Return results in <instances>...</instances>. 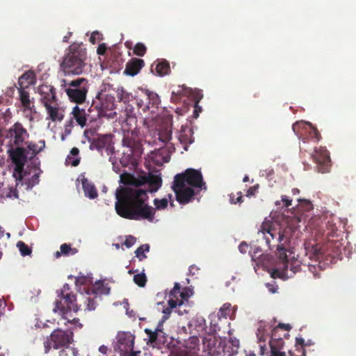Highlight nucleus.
I'll use <instances>...</instances> for the list:
<instances>
[{
  "label": "nucleus",
  "mask_w": 356,
  "mask_h": 356,
  "mask_svg": "<svg viewBox=\"0 0 356 356\" xmlns=\"http://www.w3.org/2000/svg\"><path fill=\"white\" fill-rule=\"evenodd\" d=\"M115 209L118 215L123 218L134 220H147L153 222L156 209L167 207L168 200L154 199L155 208L147 204V191L142 188L124 187L116 191Z\"/></svg>",
  "instance_id": "1"
},
{
  "label": "nucleus",
  "mask_w": 356,
  "mask_h": 356,
  "mask_svg": "<svg viewBox=\"0 0 356 356\" xmlns=\"http://www.w3.org/2000/svg\"><path fill=\"white\" fill-rule=\"evenodd\" d=\"M86 50L76 43L72 44L60 63L65 75H79L86 67Z\"/></svg>",
  "instance_id": "2"
},
{
  "label": "nucleus",
  "mask_w": 356,
  "mask_h": 356,
  "mask_svg": "<svg viewBox=\"0 0 356 356\" xmlns=\"http://www.w3.org/2000/svg\"><path fill=\"white\" fill-rule=\"evenodd\" d=\"M6 153L14 165L13 177L18 185L27 174L24 170V166L29 160L27 149L24 146H7Z\"/></svg>",
  "instance_id": "3"
},
{
  "label": "nucleus",
  "mask_w": 356,
  "mask_h": 356,
  "mask_svg": "<svg viewBox=\"0 0 356 356\" xmlns=\"http://www.w3.org/2000/svg\"><path fill=\"white\" fill-rule=\"evenodd\" d=\"M115 108V97L99 92L88 110V115L90 118V121H95L102 117H111V112Z\"/></svg>",
  "instance_id": "4"
},
{
  "label": "nucleus",
  "mask_w": 356,
  "mask_h": 356,
  "mask_svg": "<svg viewBox=\"0 0 356 356\" xmlns=\"http://www.w3.org/2000/svg\"><path fill=\"white\" fill-rule=\"evenodd\" d=\"M70 287L65 284L60 291H57V298L54 302L53 312L60 314L63 319H67L66 315L73 310L74 312L81 309L82 304L74 303L76 297L74 294L69 292Z\"/></svg>",
  "instance_id": "5"
},
{
  "label": "nucleus",
  "mask_w": 356,
  "mask_h": 356,
  "mask_svg": "<svg viewBox=\"0 0 356 356\" xmlns=\"http://www.w3.org/2000/svg\"><path fill=\"white\" fill-rule=\"evenodd\" d=\"M89 86L88 79L79 77L66 83L65 91L71 102L81 104L86 102Z\"/></svg>",
  "instance_id": "6"
},
{
  "label": "nucleus",
  "mask_w": 356,
  "mask_h": 356,
  "mask_svg": "<svg viewBox=\"0 0 356 356\" xmlns=\"http://www.w3.org/2000/svg\"><path fill=\"white\" fill-rule=\"evenodd\" d=\"M74 333L70 330H54L43 343L44 353H48L51 348L58 349L67 347L73 342Z\"/></svg>",
  "instance_id": "7"
},
{
  "label": "nucleus",
  "mask_w": 356,
  "mask_h": 356,
  "mask_svg": "<svg viewBox=\"0 0 356 356\" xmlns=\"http://www.w3.org/2000/svg\"><path fill=\"white\" fill-rule=\"evenodd\" d=\"M110 293V287L104 282L97 281L93 284L90 291L86 294L81 293V300L83 303L85 311L95 310L97 305L96 298L98 296L108 295Z\"/></svg>",
  "instance_id": "8"
},
{
  "label": "nucleus",
  "mask_w": 356,
  "mask_h": 356,
  "mask_svg": "<svg viewBox=\"0 0 356 356\" xmlns=\"http://www.w3.org/2000/svg\"><path fill=\"white\" fill-rule=\"evenodd\" d=\"M134 100L138 109H141L143 112L155 113L160 104L159 95L156 92L146 89H142L137 92Z\"/></svg>",
  "instance_id": "9"
},
{
  "label": "nucleus",
  "mask_w": 356,
  "mask_h": 356,
  "mask_svg": "<svg viewBox=\"0 0 356 356\" xmlns=\"http://www.w3.org/2000/svg\"><path fill=\"white\" fill-rule=\"evenodd\" d=\"M259 232L264 235V239L270 248L276 246L277 243L281 244L283 241H287L289 236L286 234V231L282 232L277 230L273 226L271 222H264L261 225Z\"/></svg>",
  "instance_id": "10"
},
{
  "label": "nucleus",
  "mask_w": 356,
  "mask_h": 356,
  "mask_svg": "<svg viewBox=\"0 0 356 356\" xmlns=\"http://www.w3.org/2000/svg\"><path fill=\"white\" fill-rule=\"evenodd\" d=\"M6 138L10 139L7 146H24L29 138V134L22 124L17 122L9 128Z\"/></svg>",
  "instance_id": "11"
},
{
  "label": "nucleus",
  "mask_w": 356,
  "mask_h": 356,
  "mask_svg": "<svg viewBox=\"0 0 356 356\" xmlns=\"http://www.w3.org/2000/svg\"><path fill=\"white\" fill-rule=\"evenodd\" d=\"M174 179L191 188H202L205 186L201 172L193 168L176 175Z\"/></svg>",
  "instance_id": "12"
},
{
  "label": "nucleus",
  "mask_w": 356,
  "mask_h": 356,
  "mask_svg": "<svg viewBox=\"0 0 356 356\" xmlns=\"http://www.w3.org/2000/svg\"><path fill=\"white\" fill-rule=\"evenodd\" d=\"M172 188L175 193L176 200L179 204H186L194 199L195 193L193 188L175 179Z\"/></svg>",
  "instance_id": "13"
},
{
  "label": "nucleus",
  "mask_w": 356,
  "mask_h": 356,
  "mask_svg": "<svg viewBox=\"0 0 356 356\" xmlns=\"http://www.w3.org/2000/svg\"><path fill=\"white\" fill-rule=\"evenodd\" d=\"M312 157L315 161L318 172L325 173L329 171L331 165V159L330 157L329 152L324 147L316 148Z\"/></svg>",
  "instance_id": "14"
},
{
  "label": "nucleus",
  "mask_w": 356,
  "mask_h": 356,
  "mask_svg": "<svg viewBox=\"0 0 356 356\" xmlns=\"http://www.w3.org/2000/svg\"><path fill=\"white\" fill-rule=\"evenodd\" d=\"M286 268H273L271 272V277L273 278H281L287 280L292 277L300 270V265L298 261H293L286 264Z\"/></svg>",
  "instance_id": "15"
},
{
  "label": "nucleus",
  "mask_w": 356,
  "mask_h": 356,
  "mask_svg": "<svg viewBox=\"0 0 356 356\" xmlns=\"http://www.w3.org/2000/svg\"><path fill=\"white\" fill-rule=\"evenodd\" d=\"M19 92V99L22 106V111L24 113H29L26 117L29 115L30 120H32V114L35 113V107L34 105V99L30 97L29 92L26 88H17Z\"/></svg>",
  "instance_id": "16"
},
{
  "label": "nucleus",
  "mask_w": 356,
  "mask_h": 356,
  "mask_svg": "<svg viewBox=\"0 0 356 356\" xmlns=\"http://www.w3.org/2000/svg\"><path fill=\"white\" fill-rule=\"evenodd\" d=\"M37 91L40 96V99L43 106L58 101L56 89L51 85L42 84L38 87Z\"/></svg>",
  "instance_id": "17"
},
{
  "label": "nucleus",
  "mask_w": 356,
  "mask_h": 356,
  "mask_svg": "<svg viewBox=\"0 0 356 356\" xmlns=\"http://www.w3.org/2000/svg\"><path fill=\"white\" fill-rule=\"evenodd\" d=\"M284 341L280 334H277V329H273L271 339L269 341L270 348V356H286L285 352L282 351Z\"/></svg>",
  "instance_id": "18"
},
{
  "label": "nucleus",
  "mask_w": 356,
  "mask_h": 356,
  "mask_svg": "<svg viewBox=\"0 0 356 356\" xmlns=\"http://www.w3.org/2000/svg\"><path fill=\"white\" fill-rule=\"evenodd\" d=\"M71 114L72 117L67 122L66 128L68 127H73V120H75L77 125H79L81 128L86 126L88 119L90 120V118L88 115V113H86L83 108H80L77 105L73 107Z\"/></svg>",
  "instance_id": "19"
},
{
  "label": "nucleus",
  "mask_w": 356,
  "mask_h": 356,
  "mask_svg": "<svg viewBox=\"0 0 356 356\" xmlns=\"http://www.w3.org/2000/svg\"><path fill=\"white\" fill-rule=\"evenodd\" d=\"M204 349L210 356H218L222 352V342L216 337L204 339Z\"/></svg>",
  "instance_id": "20"
},
{
  "label": "nucleus",
  "mask_w": 356,
  "mask_h": 356,
  "mask_svg": "<svg viewBox=\"0 0 356 356\" xmlns=\"http://www.w3.org/2000/svg\"><path fill=\"white\" fill-rule=\"evenodd\" d=\"M48 114V118L52 122L61 121L64 118L63 111L59 106L58 101L44 106Z\"/></svg>",
  "instance_id": "21"
},
{
  "label": "nucleus",
  "mask_w": 356,
  "mask_h": 356,
  "mask_svg": "<svg viewBox=\"0 0 356 356\" xmlns=\"http://www.w3.org/2000/svg\"><path fill=\"white\" fill-rule=\"evenodd\" d=\"M144 66L145 62L143 59L133 58L127 63L124 74L134 76L138 74Z\"/></svg>",
  "instance_id": "22"
},
{
  "label": "nucleus",
  "mask_w": 356,
  "mask_h": 356,
  "mask_svg": "<svg viewBox=\"0 0 356 356\" xmlns=\"http://www.w3.org/2000/svg\"><path fill=\"white\" fill-rule=\"evenodd\" d=\"M193 130L187 125H182L181 130L179 133L178 139L181 144L184 145L185 150L188 149V145L194 142V138L193 136Z\"/></svg>",
  "instance_id": "23"
},
{
  "label": "nucleus",
  "mask_w": 356,
  "mask_h": 356,
  "mask_svg": "<svg viewBox=\"0 0 356 356\" xmlns=\"http://www.w3.org/2000/svg\"><path fill=\"white\" fill-rule=\"evenodd\" d=\"M178 289V284H175L174 288L171 290V291L169 293V300H168V304L169 307L165 308L163 311V313L164 314L163 318H168L170 316V314L172 313V309L177 307V306H181V302L177 301V300H175V296L176 293H177V290Z\"/></svg>",
  "instance_id": "24"
},
{
  "label": "nucleus",
  "mask_w": 356,
  "mask_h": 356,
  "mask_svg": "<svg viewBox=\"0 0 356 356\" xmlns=\"http://www.w3.org/2000/svg\"><path fill=\"white\" fill-rule=\"evenodd\" d=\"M94 145L98 150L106 149L111 152L113 149L112 146V136L111 134L103 135L97 138L94 142Z\"/></svg>",
  "instance_id": "25"
},
{
  "label": "nucleus",
  "mask_w": 356,
  "mask_h": 356,
  "mask_svg": "<svg viewBox=\"0 0 356 356\" xmlns=\"http://www.w3.org/2000/svg\"><path fill=\"white\" fill-rule=\"evenodd\" d=\"M172 123L163 124L157 131L159 140L164 144L172 139Z\"/></svg>",
  "instance_id": "26"
},
{
  "label": "nucleus",
  "mask_w": 356,
  "mask_h": 356,
  "mask_svg": "<svg viewBox=\"0 0 356 356\" xmlns=\"http://www.w3.org/2000/svg\"><path fill=\"white\" fill-rule=\"evenodd\" d=\"M35 75L33 71L25 72L18 80V85L20 88H28L35 83Z\"/></svg>",
  "instance_id": "27"
},
{
  "label": "nucleus",
  "mask_w": 356,
  "mask_h": 356,
  "mask_svg": "<svg viewBox=\"0 0 356 356\" xmlns=\"http://www.w3.org/2000/svg\"><path fill=\"white\" fill-rule=\"evenodd\" d=\"M119 343L125 352L132 350L134 346V337L130 333H124L120 336Z\"/></svg>",
  "instance_id": "28"
},
{
  "label": "nucleus",
  "mask_w": 356,
  "mask_h": 356,
  "mask_svg": "<svg viewBox=\"0 0 356 356\" xmlns=\"http://www.w3.org/2000/svg\"><path fill=\"white\" fill-rule=\"evenodd\" d=\"M277 254H278V262L277 264V267L275 268H286V264H287L289 261L288 260L287 254H286V250L284 247V244L281 243H277L276 245Z\"/></svg>",
  "instance_id": "29"
},
{
  "label": "nucleus",
  "mask_w": 356,
  "mask_h": 356,
  "mask_svg": "<svg viewBox=\"0 0 356 356\" xmlns=\"http://www.w3.org/2000/svg\"><path fill=\"white\" fill-rule=\"evenodd\" d=\"M239 341L237 339H229L224 341L222 343V352L227 353L229 356L238 353Z\"/></svg>",
  "instance_id": "30"
},
{
  "label": "nucleus",
  "mask_w": 356,
  "mask_h": 356,
  "mask_svg": "<svg viewBox=\"0 0 356 356\" xmlns=\"http://www.w3.org/2000/svg\"><path fill=\"white\" fill-rule=\"evenodd\" d=\"M145 181L149 184V189L147 191L150 193L156 191L161 186L162 183L160 177L152 174H149L147 177H145Z\"/></svg>",
  "instance_id": "31"
},
{
  "label": "nucleus",
  "mask_w": 356,
  "mask_h": 356,
  "mask_svg": "<svg viewBox=\"0 0 356 356\" xmlns=\"http://www.w3.org/2000/svg\"><path fill=\"white\" fill-rule=\"evenodd\" d=\"M152 67H154L157 74L161 76L168 74L170 72V64L166 60H157L152 65Z\"/></svg>",
  "instance_id": "32"
},
{
  "label": "nucleus",
  "mask_w": 356,
  "mask_h": 356,
  "mask_svg": "<svg viewBox=\"0 0 356 356\" xmlns=\"http://www.w3.org/2000/svg\"><path fill=\"white\" fill-rule=\"evenodd\" d=\"M81 183L85 196L90 199H95L97 197V191L93 184L86 178L82 179Z\"/></svg>",
  "instance_id": "33"
},
{
  "label": "nucleus",
  "mask_w": 356,
  "mask_h": 356,
  "mask_svg": "<svg viewBox=\"0 0 356 356\" xmlns=\"http://www.w3.org/2000/svg\"><path fill=\"white\" fill-rule=\"evenodd\" d=\"M24 146L27 149L28 156L29 160L33 159L40 152L38 150V145L33 141L29 140L24 143Z\"/></svg>",
  "instance_id": "34"
},
{
  "label": "nucleus",
  "mask_w": 356,
  "mask_h": 356,
  "mask_svg": "<svg viewBox=\"0 0 356 356\" xmlns=\"http://www.w3.org/2000/svg\"><path fill=\"white\" fill-rule=\"evenodd\" d=\"M145 332L147 334L148 337V341L150 343H154L156 342L158 337L161 333H163L161 330L156 329L155 330H152L150 329L146 328L145 330Z\"/></svg>",
  "instance_id": "35"
},
{
  "label": "nucleus",
  "mask_w": 356,
  "mask_h": 356,
  "mask_svg": "<svg viewBox=\"0 0 356 356\" xmlns=\"http://www.w3.org/2000/svg\"><path fill=\"white\" fill-rule=\"evenodd\" d=\"M175 284H178V289L177 290V293L174 294L175 300L177 299V301L181 302V305L184 304V300H187L189 298V295L188 292L184 289V291H181V286L180 284L177 282H176Z\"/></svg>",
  "instance_id": "36"
},
{
  "label": "nucleus",
  "mask_w": 356,
  "mask_h": 356,
  "mask_svg": "<svg viewBox=\"0 0 356 356\" xmlns=\"http://www.w3.org/2000/svg\"><path fill=\"white\" fill-rule=\"evenodd\" d=\"M149 245L148 244H143L138 247L136 251V257L138 258L140 261H143L144 259L147 258V256L145 254V252H148L149 251Z\"/></svg>",
  "instance_id": "37"
},
{
  "label": "nucleus",
  "mask_w": 356,
  "mask_h": 356,
  "mask_svg": "<svg viewBox=\"0 0 356 356\" xmlns=\"http://www.w3.org/2000/svg\"><path fill=\"white\" fill-rule=\"evenodd\" d=\"M338 228L333 220H328L326 224V234L327 237H332L337 235Z\"/></svg>",
  "instance_id": "38"
},
{
  "label": "nucleus",
  "mask_w": 356,
  "mask_h": 356,
  "mask_svg": "<svg viewBox=\"0 0 356 356\" xmlns=\"http://www.w3.org/2000/svg\"><path fill=\"white\" fill-rule=\"evenodd\" d=\"M17 247L18 248L20 254L25 257L31 255L32 252V250L31 248L28 246L24 242L19 241L17 243Z\"/></svg>",
  "instance_id": "39"
},
{
  "label": "nucleus",
  "mask_w": 356,
  "mask_h": 356,
  "mask_svg": "<svg viewBox=\"0 0 356 356\" xmlns=\"http://www.w3.org/2000/svg\"><path fill=\"white\" fill-rule=\"evenodd\" d=\"M134 282L140 287H144L147 283V277L144 273H140L134 276Z\"/></svg>",
  "instance_id": "40"
},
{
  "label": "nucleus",
  "mask_w": 356,
  "mask_h": 356,
  "mask_svg": "<svg viewBox=\"0 0 356 356\" xmlns=\"http://www.w3.org/2000/svg\"><path fill=\"white\" fill-rule=\"evenodd\" d=\"M60 252H56V257H60L61 254L68 255V254H70L71 251H72V254L76 252L75 250H72V249L71 248L70 245H68L67 243L62 244L60 245Z\"/></svg>",
  "instance_id": "41"
},
{
  "label": "nucleus",
  "mask_w": 356,
  "mask_h": 356,
  "mask_svg": "<svg viewBox=\"0 0 356 356\" xmlns=\"http://www.w3.org/2000/svg\"><path fill=\"white\" fill-rule=\"evenodd\" d=\"M133 51L134 54L138 56H143L147 51V48L144 44L138 42L134 46Z\"/></svg>",
  "instance_id": "42"
},
{
  "label": "nucleus",
  "mask_w": 356,
  "mask_h": 356,
  "mask_svg": "<svg viewBox=\"0 0 356 356\" xmlns=\"http://www.w3.org/2000/svg\"><path fill=\"white\" fill-rule=\"evenodd\" d=\"M231 305L229 303H225L222 305V307L220 309L218 312V316L220 318H226L231 314Z\"/></svg>",
  "instance_id": "43"
},
{
  "label": "nucleus",
  "mask_w": 356,
  "mask_h": 356,
  "mask_svg": "<svg viewBox=\"0 0 356 356\" xmlns=\"http://www.w3.org/2000/svg\"><path fill=\"white\" fill-rule=\"evenodd\" d=\"M305 341L304 339L301 337H297L296 339V350L301 352V356H306V351L305 350Z\"/></svg>",
  "instance_id": "44"
},
{
  "label": "nucleus",
  "mask_w": 356,
  "mask_h": 356,
  "mask_svg": "<svg viewBox=\"0 0 356 356\" xmlns=\"http://www.w3.org/2000/svg\"><path fill=\"white\" fill-rule=\"evenodd\" d=\"M40 173H35L34 174L31 179H29L27 181H26V184L27 185L28 188H33L34 186L38 184L40 181Z\"/></svg>",
  "instance_id": "45"
},
{
  "label": "nucleus",
  "mask_w": 356,
  "mask_h": 356,
  "mask_svg": "<svg viewBox=\"0 0 356 356\" xmlns=\"http://www.w3.org/2000/svg\"><path fill=\"white\" fill-rule=\"evenodd\" d=\"M308 125L310 127V129H311L309 132L310 137L312 138L316 139V141H319L321 138L320 132L311 123H309Z\"/></svg>",
  "instance_id": "46"
},
{
  "label": "nucleus",
  "mask_w": 356,
  "mask_h": 356,
  "mask_svg": "<svg viewBox=\"0 0 356 356\" xmlns=\"http://www.w3.org/2000/svg\"><path fill=\"white\" fill-rule=\"evenodd\" d=\"M136 241V238L134 236L129 235L126 237L123 245H125L127 248H130L135 244Z\"/></svg>",
  "instance_id": "47"
},
{
  "label": "nucleus",
  "mask_w": 356,
  "mask_h": 356,
  "mask_svg": "<svg viewBox=\"0 0 356 356\" xmlns=\"http://www.w3.org/2000/svg\"><path fill=\"white\" fill-rule=\"evenodd\" d=\"M101 40H102V35L98 31L92 32L90 37V42L92 44H95Z\"/></svg>",
  "instance_id": "48"
},
{
  "label": "nucleus",
  "mask_w": 356,
  "mask_h": 356,
  "mask_svg": "<svg viewBox=\"0 0 356 356\" xmlns=\"http://www.w3.org/2000/svg\"><path fill=\"white\" fill-rule=\"evenodd\" d=\"M237 197H235V195L232 193L230 195V202L232 204L241 203L243 202V195L241 192L237 193Z\"/></svg>",
  "instance_id": "49"
},
{
  "label": "nucleus",
  "mask_w": 356,
  "mask_h": 356,
  "mask_svg": "<svg viewBox=\"0 0 356 356\" xmlns=\"http://www.w3.org/2000/svg\"><path fill=\"white\" fill-rule=\"evenodd\" d=\"M173 356H197L195 351H187L186 350H179Z\"/></svg>",
  "instance_id": "50"
},
{
  "label": "nucleus",
  "mask_w": 356,
  "mask_h": 356,
  "mask_svg": "<svg viewBox=\"0 0 356 356\" xmlns=\"http://www.w3.org/2000/svg\"><path fill=\"white\" fill-rule=\"evenodd\" d=\"M259 187V184H256V185H254L253 186L250 187L248 188V190L247 191L246 196L247 197H251V196L255 195V194L258 191Z\"/></svg>",
  "instance_id": "51"
},
{
  "label": "nucleus",
  "mask_w": 356,
  "mask_h": 356,
  "mask_svg": "<svg viewBox=\"0 0 356 356\" xmlns=\"http://www.w3.org/2000/svg\"><path fill=\"white\" fill-rule=\"evenodd\" d=\"M291 326L289 324L279 323L273 329H277V333H278L280 329L282 330H284V331H289L291 330Z\"/></svg>",
  "instance_id": "52"
},
{
  "label": "nucleus",
  "mask_w": 356,
  "mask_h": 356,
  "mask_svg": "<svg viewBox=\"0 0 356 356\" xmlns=\"http://www.w3.org/2000/svg\"><path fill=\"white\" fill-rule=\"evenodd\" d=\"M107 50V47L105 43L100 44L97 49V52L99 55H104Z\"/></svg>",
  "instance_id": "53"
},
{
  "label": "nucleus",
  "mask_w": 356,
  "mask_h": 356,
  "mask_svg": "<svg viewBox=\"0 0 356 356\" xmlns=\"http://www.w3.org/2000/svg\"><path fill=\"white\" fill-rule=\"evenodd\" d=\"M6 197L10 198H17L18 197L17 190L15 188H11L8 194H6Z\"/></svg>",
  "instance_id": "54"
},
{
  "label": "nucleus",
  "mask_w": 356,
  "mask_h": 356,
  "mask_svg": "<svg viewBox=\"0 0 356 356\" xmlns=\"http://www.w3.org/2000/svg\"><path fill=\"white\" fill-rule=\"evenodd\" d=\"M282 201L284 203L285 207H289L291 205L292 200L289 199L286 195H282Z\"/></svg>",
  "instance_id": "55"
},
{
  "label": "nucleus",
  "mask_w": 356,
  "mask_h": 356,
  "mask_svg": "<svg viewBox=\"0 0 356 356\" xmlns=\"http://www.w3.org/2000/svg\"><path fill=\"white\" fill-rule=\"evenodd\" d=\"M309 268V270L310 272H312L313 274H314V277H319V274L317 273V268L318 267H316V266L314 265H309L308 266Z\"/></svg>",
  "instance_id": "56"
},
{
  "label": "nucleus",
  "mask_w": 356,
  "mask_h": 356,
  "mask_svg": "<svg viewBox=\"0 0 356 356\" xmlns=\"http://www.w3.org/2000/svg\"><path fill=\"white\" fill-rule=\"evenodd\" d=\"M58 356H70L69 350H68V346L62 348V350L59 352Z\"/></svg>",
  "instance_id": "57"
},
{
  "label": "nucleus",
  "mask_w": 356,
  "mask_h": 356,
  "mask_svg": "<svg viewBox=\"0 0 356 356\" xmlns=\"http://www.w3.org/2000/svg\"><path fill=\"white\" fill-rule=\"evenodd\" d=\"M38 145V150L41 152L45 148L44 140H40L37 143Z\"/></svg>",
  "instance_id": "58"
},
{
  "label": "nucleus",
  "mask_w": 356,
  "mask_h": 356,
  "mask_svg": "<svg viewBox=\"0 0 356 356\" xmlns=\"http://www.w3.org/2000/svg\"><path fill=\"white\" fill-rule=\"evenodd\" d=\"M246 248H248V245L245 242H242L239 245V247H238L240 252H242V253H244V252H246V250H245Z\"/></svg>",
  "instance_id": "59"
},
{
  "label": "nucleus",
  "mask_w": 356,
  "mask_h": 356,
  "mask_svg": "<svg viewBox=\"0 0 356 356\" xmlns=\"http://www.w3.org/2000/svg\"><path fill=\"white\" fill-rule=\"evenodd\" d=\"M199 270L198 268H197L195 265H191L189 267V273L191 275H195V271H197Z\"/></svg>",
  "instance_id": "60"
},
{
  "label": "nucleus",
  "mask_w": 356,
  "mask_h": 356,
  "mask_svg": "<svg viewBox=\"0 0 356 356\" xmlns=\"http://www.w3.org/2000/svg\"><path fill=\"white\" fill-rule=\"evenodd\" d=\"M201 111V108L198 107L197 102L195 103V110L193 112V115L195 118H197L199 115L198 112Z\"/></svg>",
  "instance_id": "61"
},
{
  "label": "nucleus",
  "mask_w": 356,
  "mask_h": 356,
  "mask_svg": "<svg viewBox=\"0 0 356 356\" xmlns=\"http://www.w3.org/2000/svg\"><path fill=\"white\" fill-rule=\"evenodd\" d=\"M129 95L127 94L125 92L122 91V96H121V100L123 101L124 102H126V101L129 100Z\"/></svg>",
  "instance_id": "62"
},
{
  "label": "nucleus",
  "mask_w": 356,
  "mask_h": 356,
  "mask_svg": "<svg viewBox=\"0 0 356 356\" xmlns=\"http://www.w3.org/2000/svg\"><path fill=\"white\" fill-rule=\"evenodd\" d=\"M68 350L70 353V355H72V356H77L78 351L74 348H71L68 346Z\"/></svg>",
  "instance_id": "63"
},
{
  "label": "nucleus",
  "mask_w": 356,
  "mask_h": 356,
  "mask_svg": "<svg viewBox=\"0 0 356 356\" xmlns=\"http://www.w3.org/2000/svg\"><path fill=\"white\" fill-rule=\"evenodd\" d=\"M79 153V149L77 148V147H73L72 148L71 151H70V154L72 155V156H77Z\"/></svg>",
  "instance_id": "64"
}]
</instances>
